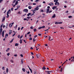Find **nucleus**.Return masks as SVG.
Returning <instances> with one entry per match:
<instances>
[{"label": "nucleus", "mask_w": 74, "mask_h": 74, "mask_svg": "<svg viewBox=\"0 0 74 74\" xmlns=\"http://www.w3.org/2000/svg\"><path fill=\"white\" fill-rule=\"evenodd\" d=\"M28 67H29V69L30 70L31 73H32V69L30 68V67H29V66H28Z\"/></svg>", "instance_id": "20"}, {"label": "nucleus", "mask_w": 74, "mask_h": 74, "mask_svg": "<svg viewBox=\"0 0 74 74\" xmlns=\"http://www.w3.org/2000/svg\"><path fill=\"white\" fill-rule=\"evenodd\" d=\"M32 12L33 13V14H35V12H34V9L33 10V12Z\"/></svg>", "instance_id": "34"}, {"label": "nucleus", "mask_w": 74, "mask_h": 74, "mask_svg": "<svg viewBox=\"0 0 74 74\" xmlns=\"http://www.w3.org/2000/svg\"><path fill=\"white\" fill-rule=\"evenodd\" d=\"M68 18H72V16H68Z\"/></svg>", "instance_id": "35"}, {"label": "nucleus", "mask_w": 74, "mask_h": 74, "mask_svg": "<svg viewBox=\"0 0 74 74\" xmlns=\"http://www.w3.org/2000/svg\"><path fill=\"white\" fill-rule=\"evenodd\" d=\"M33 41L34 42L35 41H36V39H35V38H34L33 39Z\"/></svg>", "instance_id": "25"}, {"label": "nucleus", "mask_w": 74, "mask_h": 74, "mask_svg": "<svg viewBox=\"0 0 74 74\" xmlns=\"http://www.w3.org/2000/svg\"><path fill=\"white\" fill-rule=\"evenodd\" d=\"M7 16H6V18H8L9 17V15H8V12H7Z\"/></svg>", "instance_id": "8"}, {"label": "nucleus", "mask_w": 74, "mask_h": 74, "mask_svg": "<svg viewBox=\"0 0 74 74\" xmlns=\"http://www.w3.org/2000/svg\"><path fill=\"white\" fill-rule=\"evenodd\" d=\"M71 62H74V60L73 59H72L71 60Z\"/></svg>", "instance_id": "42"}, {"label": "nucleus", "mask_w": 74, "mask_h": 74, "mask_svg": "<svg viewBox=\"0 0 74 74\" xmlns=\"http://www.w3.org/2000/svg\"><path fill=\"white\" fill-rule=\"evenodd\" d=\"M28 5H32V3H28Z\"/></svg>", "instance_id": "30"}, {"label": "nucleus", "mask_w": 74, "mask_h": 74, "mask_svg": "<svg viewBox=\"0 0 74 74\" xmlns=\"http://www.w3.org/2000/svg\"><path fill=\"white\" fill-rule=\"evenodd\" d=\"M22 37H23V36H21V37H20V38L21 39V38H22Z\"/></svg>", "instance_id": "58"}, {"label": "nucleus", "mask_w": 74, "mask_h": 74, "mask_svg": "<svg viewBox=\"0 0 74 74\" xmlns=\"http://www.w3.org/2000/svg\"><path fill=\"white\" fill-rule=\"evenodd\" d=\"M19 37H20V35L18 34V38H19Z\"/></svg>", "instance_id": "43"}, {"label": "nucleus", "mask_w": 74, "mask_h": 74, "mask_svg": "<svg viewBox=\"0 0 74 74\" xmlns=\"http://www.w3.org/2000/svg\"><path fill=\"white\" fill-rule=\"evenodd\" d=\"M23 28H24V27H22V28H21V30H22L23 29Z\"/></svg>", "instance_id": "53"}, {"label": "nucleus", "mask_w": 74, "mask_h": 74, "mask_svg": "<svg viewBox=\"0 0 74 74\" xmlns=\"http://www.w3.org/2000/svg\"><path fill=\"white\" fill-rule=\"evenodd\" d=\"M45 26H42V27H39L38 28V29H42L43 28H45Z\"/></svg>", "instance_id": "4"}, {"label": "nucleus", "mask_w": 74, "mask_h": 74, "mask_svg": "<svg viewBox=\"0 0 74 74\" xmlns=\"http://www.w3.org/2000/svg\"><path fill=\"white\" fill-rule=\"evenodd\" d=\"M38 36H41V34H38Z\"/></svg>", "instance_id": "47"}, {"label": "nucleus", "mask_w": 74, "mask_h": 74, "mask_svg": "<svg viewBox=\"0 0 74 74\" xmlns=\"http://www.w3.org/2000/svg\"><path fill=\"white\" fill-rule=\"evenodd\" d=\"M30 29H32L33 28V26H32L31 27H30Z\"/></svg>", "instance_id": "59"}, {"label": "nucleus", "mask_w": 74, "mask_h": 74, "mask_svg": "<svg viewBox=\"0 0 74 74\" xmlns=\"http://www.w3.org/2000/svg\"><path fill=\"white\" fill-rule=\"evenodd\" d=\"M30 32H28L27 34H30Z\"/></svg>", "instance_id": "44"}, {"label": "nucleus", "mask_w": 74, "mask_h": 74, "mask_svg": "<svg viewBox=\"0 0 74 74\" xmlns=\"http://www.w3.org/2000/svg\"><path fill=\"white\" fill-rule=\"evenodd\" d=\"M14 40V38H13V39H12L11 40V41H10V43H12V42H13V41Z\"/></svg>", "instance_id": "11"}, {"label": "nucleus", "mask_w": 74, "mask_h": 74, "mask_svg": "<svg viewBox=\"0 0 74 74\" xmlns=\"http://www.w3.org/2000/svg\"><path fill=\"white\" fill-rule=\"evenodd\" d=\"M62 22H56L55 23V24H62Z\"/></svg>", "instance_id": "2"}, {"label": "nucleus", "mask_w": 74, "mask_h": 74, "mask_svg": "<svg viewBox=\"0 0 74 74\" xmlns=\"http://www.w3.org/2000/svg\"><path fill=\"white\" fill-rule=\"evenodd\" d=\"M3 0H0V3H1L2 1H3Z\"/></svg>", "instance_id": "51"}, {"label": "nucleus", "mask_w": 74, "mask_h": 74, "mask_svg": "<svg viewBox=\"0 0 74 74\" xmlns=\"http://www.w3.org/2000/svg\"><path fill=\"white\" fill-rule=\"evenodd\" d=\"M7 56H9V55H10V53H8L7 54Z\"/></svg>", "instance_id": "57"}, {"label": "nucleus", "mask_w": 74, "mask_h": 74, "mask_svg": "<svg viewBox=\"0 0 74 74\" xmlns=\"http://www.w3.org/2000/svg\"><path fill=\"white\" fill-rule=\"evenodd\" d=\"M17 56V54H15L14 55V56H15V57Z\"/></svg>", "instance_id": "50"}, {"label": "nucleus", "mask_w": 74, "mask_h": 74, "mask_svg": "<svg viewBox=\"0 0 74 74\" xmlns=\"http://www.w3.org/2000/svg\"><path fill=\"white\" fill-rule=\"evenodd\" d=\"M11 9L12 11H13V10H14V8H11Z\"/></svg>", "instance_id": "36"}, {"label": "nucleus", "mask_w": 74, "mask_h": 74, "mask_svg": "<svg viewBox=\"0 0 74 74\" xmlns=\"http://www.w3.org/2000/svg\"><path fill=\"white\" fill-rule=\"evenodd\" d=\"M18 1H16L15 3V5H17V4H18Z\"/></svg>", "instance_id": "33"}, {"label": "nucleus", "mask_w": 74, "mask_h": 74, "mask_svg": "<svg viewBox=\"0 0 74 74\" xmlns=\"http://www.w3.org/2000/svg\"><path fill=\"white\" fill-rule=\"evenodd\" d=\"M12 33V30H10L9 31V34H10V35Z\"/></svg>", "instance_id": "12"}, {"label": "nucleus", "mask_w": 74, "mask_h": 74, "mask_svg": "<svg viewBox=\"0 0 74 74\" xmlns=\"http://www.w3.org/2000/svg\"><path fill=\"white\" fill-rule=\"evenodd\" d=\"M22 70L24 71V72H25V68H23L22 69Z\"/></svg>", "instance_id": "24"}, {"label": "nucleus", "mask_w": 74, "mask_h": 74, "mask_svg": "<svg viewBox=\"0 0 74 74\" xmlns=\"http://www.w3.org/2000/svg\"><path fill=\"white\" fill-rule=\"evenodd\" d=\"M58 1H56V3H55V5H57V3L58 2Z\"/></svg>", "instance_id": "27"}, {"label": "nucleus", "mask_w": 74, "mask_h": 74, "mask_svg": "<svg viewBox=\"0 0 74 74\" xmlns=\"http://www.w3.org/2000/svg\"><path fill=\"white\" fill-rule=\"evenodd\" d=\"M47 74H50V73L49 72H47Z\"/></svg>", "instance_id": "64"}, {"label": "nucleus", "mask_w": 74, "mask_h": 74, "mask_svg": "<svg viewBox=\"0 0 74 74\" xmlns=\"http://www.w3.org/2000/svg\"><path fill=\"white\" fill-rule=\"evenodd\" d=\"M20 7L21 6H20V5H17V8L19 9V8H20Z\"/></svg>", "instance_id": "22"}, {"label": "nucleus", "mask_w": 74, "mask_h": 74, "mask_svg": "<svg viewBox=\"0 0 74 74\" xmlns=\"http://www.w3.org/2000/svg\"><path fill=\"white\" fill-rule=\"evenodd\" d=\"M18 30H20V27H18Z\"/></svg>", "instance_id": "63"}, {"label": "nucleus", "mask_w": 74, "mask_h": 74, "mask_svg": "<svg viewBox=\"0 0 74 74\" xmlns=\"http://www.w3.org/2000/svg\"><path fill=\"white\" fill-rule=\"evenodd\" d=\"M21 56V57H23V55L22 54H21L20 55Z\"/></svg>", "instance_id": "56"}, {"label": "nucleus", "mask_w": 74, "mask_h": 74, "mask_svg": "<svg viewBox=\"0 0 74 74\" xmlns=\"http://www.w3.org/2000/svg\"><path fill=\"white\" fill-rule=\"evenodd\" d=\"M7 12H8V14H10V13H11V10L10 9Z\"/></svg>", "instance_id": "16"}, {"label": "nucleus", "mask_w": 74, "mask_h": 74, "mask_svg": "<svg viewBox=\"0 0 74 74\" xmlns=\"http://www.w3.org/2000/svg\"><path fill=\"white\" fill-rule=\"evenodd\" d=\"M4 31H3V32H2V37H4Z\"/></svg>", "instance_id": "15"}, {"label": "nucleus", "mask_w": 74, "mask_h": 74, "mask_svg": "<svg viewBox=\"0 0 74 74\" xmlns=\"http://www.w3.org/2000/svg\"><path fill=\"white\" fill-rule=\"evenodd\" d=\"M10 61L11 63H14V61H12V60H10Z\"/></svg>", "instance_id": "37"}, {"label": "nucleus", "mask_w": 74, "mask_h": 74, "mask_svg": "<svg viewBox=\"0 0 74 74\" xmlns=\"http://www.w3.org/2000/svg\"><path fill=\"white\" fill-rule=\"evenodd\" d=\"M47 72H49V73H51L52 71H47Z\"/></svg>", "instance_id": "38"}, {"label": "nucleus", "mask_w": 74, "mask_h": 74, "mask_svg": "<svg viewBox=\"0 0 74 74\" xmlns=\"http://www.w3.org/2000/svg\"><path fill=\"white\" fill-rule=\"evenodd\" d=\"M29 40H32V38H30Z\"/></svg>", "instance_id": "45"}, {"label": "nucleus", "mask_w": 74, "mask_h": 74, "mask_svg": "<svg viewBox=\"0 0 74 74\" xmlns=\"http://www.w3.org/2000/svg\"><path fill=\"white\" fill-rule=\"evenodd\" d=\"M3 32V29H2V28H1L0 29V34H1V32Z\"/></svg>", "instance_id": "10"}, {"label": "nucleus", "mask_w": 74, "mask_h": 74, "mask_svg": "<svg viewBox=\"0 0 74 74\" xmlns=\"http://www.w3.org/2000/svg\"><path fill=\"white\" fill-rule=\"evenodd\" d=\"M36 55L37 58H39V57H40L41 55H40V54H36Z\"/></svg>", "instance_id": "3"}, {"label": "nucleus", "mask_w": 74, "mask_h": 74, "mask_svg": "<svg viewBox=\"0 0 74 74\" xmlns=\"http://www.w3.org/2000/svg\"><path fill=\"white\" fill-rule=\"evenodd\" d=\"M6 11H7L6 10H5V11H4V12L3 13L4 14H5L6 12Z\"/></svg>", "instance_id": "46"}, {"label": "nucleus", "mask_w": 74, "mask_h": 74, "mask_svg": "<svg viewBox=\"0 0 74 74\" xmlns=\"http://www.w3.org/2000/svg\"><path fill=\"white\" fill-rule=\"evenodd\" d=\"M18 45H19L18 43H16L15 44V46H18Z\"/></svg>", "instance_id": "28"}, {"label": "nucleus", "mask_w": 74, "mask_h": 74, "mask_svg": "<svg viewBox=\"0 0 74 74\" xmlns=\"http://www.w3.org/2000/svg\"><path fill=\"white\" fill-rule=\"evenodd\" d=\"M31 53L32 54V55H34V53H33V52H31Z\"/></svg>", "instance_id": "55"}, {"label": "nucleus", "mask_w": 74, "mask_h": 74, "mask_svg": "<svg viewBox=\"0 0 74 74\" xmlns=\"http://www.w3.org/2000/svg\"><path fill=\"white\" fill-rule=\"evenodd\" d=\"M37 74V72H36V71H34V74Z\"/></svg>", "instance_id": "60"}, {"label": "nucleus", "mask_w": 74, "mask_h": 74, "mask_svg": "<svg viewBox=\"0 0 74 74\" xmlns=\"http://www.w3.org/2000/svg\"><path fill=\"white\" fill-rule=\"evenodd\" d=\"M8 36V34H6L5 36V38H6Z\"/></svg>", "instance_id": "13"}, {"label": "nucleus", "mask_w": 74, "mask_h": 74, "mask_svg": "<svg viewBox=\"0 0 74 74\" xmlns=\"http://www.w3.org/2000/svg\"><path fill=\"white\" fill-rule=\"evenodd\" d=\"M52 10H50V11H49V13H51V12H52Z\"/></svg>", "instance_id": "54"}, {"label": "nucleus", "mask_w": 74, "mask_h": 74, "mask_svg": "<svg viewBox=\"0 0 74 74\" xmlns=\"http://www.w3.org/2000/svg\"><path fill=\"white\" fill-rule=\"evenodd\" d=\"M23 11L24 12H25L26 13L27 12H28V10L27 9H24Z\"/></svg>", "instance_id": "1"}, {"label": "nucleus", "mask_w": 74, "mask_h": 74, "mask_svg": "<svg viewBox=\"0 0 74 74\" xmlns=\"http://www.w3.org/2000/svg\"><path fill=\"white\" fill-rule=\"evenodd\" d=\"M2 70H5V68L4 67V66H3L2 67Z\"/></svg>", "instance_id": "31"}, {"label": "nucleus", "mask_w": 74, "mask_h": 74, "mask_svg": "<svg viewBox=\"0 0 74 74\" xmlns=\"http://www.w3.org/2000/svg\"><path fill=\"white\" fill-rule=\"evenodd\" d=\"M8 24L7 23L6 25V28H7V27L8 26Z\"/></svg>", "instance_id": "39"}, {"label": "nucleus", "mask_w": 74, "mask_h": 74, "mask_svg": "<svg viewBox=\"0 0 74 74\" xmlns=\"http://www.w3.org/2000/svg\"><path fill=\"white\" fill-rule=\"evenodd\" d=\"M37 37V35H35V36L34 37V38H36V37Z\"/></svg>", "instance_id": "52"}, {"label": "nucleus", "mask_w": 74, "mask_h": 74, "mask_svg": "<svg viewBox=\"0 0 74 74\" xmlns=\"http://www.w3.org/2000/svg\"><path fill=\"white\" fill-rule=\"evenodd\" d=\"M5 16H4L3 17V19L2 20V22H4V21H5Z\"/></svg>", "instance_id": "7"}, {"label": "nucleus", "mask_w": 74, "mask_h": 74, "mask_svg": "<svg viewBox=\"0 0 74 74\" xmlns=\"http://www.w3.org/2000/svg\"><path fill=\"white\" fill-rule=\"evenodd\" d=\"M31 14V13H28L27 14V16H29Z\"/></svg>", "instance_id": "26"}, {"label": "nucleus", "mask_w": 74, "mask_h": 74, "mask_svg": "<svg viewBox=\"0 0 74 74\" xmlns=\"http://www.w3.org/2000/svg\"><path fill=\"white\" fill-rule=\"evenodd\" d=\"M57 5H59V2H58L57 3Z\"/></svg>", "instance_id": "48"}, {"label": "nucleus", "mask_w": 74, "mask_h": 74, "mask_svg": "<svg viewBox=\"0 0 74 74\" xmlns=\"http://www.w3.org/2000/svg\"><path fill=\"white\" fill-rule=\"evenodd\" d=\"M62 68H61V69H60V71H61V72H62Z\"/></svg>", "instance_id": "40"}, {"label": "nucleus", "mask_w": 74, "mask_h": 74, "mask_svg": "<svg viewBox=\"0 0 74 74\" xmlns=\"http://www.w3.org/2000/svg\"><path fill=\"white\" fill-rule=\"evenodd\" d=\"M16 1L15 0H14V1L13 2V3H15V2Z\"/></svg>", "instance_id": "61"}, {"label": "nucleus", "mask_w": 74, "mask_h": 74, "mask_svg": "<svg viewBox=\"0 0 74 74\" xmlns=\"http://www.w3.org/2000/svg\"><path fill=\"white\" fill-rule=\"evenodd\" d=\"M23 20H24V21H26V20H27V18H24L23 19Z\"/></svg>", "instance_id": "49"}, {"label": "nucleus", "mask_w": 74, "mask_h": 74, "mask_svg": "<svg viewBox=\"0 0 74 74\" xmlns=\"http://www.w3.org/2000/svg\"><path fill=\"white\" fill-rule=\"evenodd\" d=\"M8 68H7L6 69V73H8Z\"/></svg>", "instance_id": "23"}, {"label": "nucleus", "mask_w": 74, "mask_h": 74, "mask_svg": "<svg viewBox=\"0 0 74 74\" xmlns=\"http://www.w3.org/2000/svg\"><path fill=\"white\" fill-rule=\"evenodd\" d=\"M49 5H50V6H52V5H53V3H52V2H51L50 3H49Z\"/></svg>", "instance_id": "6"}, {"label": "nucleus", "mask_w": 74, "mask_h": 74, "mask_svg": "<svg viewBox=\"0 0 74 74\" xmlns=\"http://www.w3.org/2000/svg\"><path fill=\"white\" fill-rule=\"evenodd\" d=\"M12 26V24H9V27H11Z\"/></svg>", "instance_id": "18"}, {"label": "nucleus", "mask_w": 74, "mask_h": 74, "mask_svg": "<svg viewBox=\"0 0 74 74\" xmlns=\"http://www.w3.org/2000/svg\"><path fill=\"white\" fill-rule=\"evenodd\" d=\"M32 6H28V8H29V10L32 9Z\"/></svg>", "instance_id": "17"}, {"label": "nucleus", "mask_w": 74, "mask_h": 74, "mask_svg": "<svg viewBox=\"0 0 74 74\" xmlns=\"http://www.w3.org/2000/svg\"><path fill=\"white\" fill-rule=\"evenodd\" d=\"M56 8H57V6H54L52 8V9L53 10H55V9H56Z\"/></svg>", "instance_id": "14"}, {"label": "nucleus", "mask_w": 74, "mask_h": 74, "mask_svg": "<svg viewBox=\"0 0 74 74\" xmlns=\"http://www.w3.org/2000/svg\"><path fill=\"white\" fill-rule=\"evenodd\" d=\"M27 18L28 19H29L30 18H31V17H27Z\"/></svg>", "instance_id": "29"}, {"label": "nucleus", "mask_w": 74, "mask_h": 74, "mask_svg": "<svg viewBox=\"0 0 74 74\" xmlns=\"http://www.w3.org/2000/svg\"><path fill=\"white\" fill-rule=\"evenodd\" d=\"M39 6H37L36 8H35L34 9L36 10V11H38V10H39V8H38Z\"/></svg>", "instance_id": "5"}, {"label": "nucleus", "mask_w": 74, "mask_h": 74, "mask_svg": "<svg viewBox=\"0 0 74 74\" xmlns=\"http://www.w3.org/2000/svg\"><path fill=\"white\" fill-rule=\"evenodd\" d=\"M49 8L47 9V12H46L48 14V13L49 12Z\"/></svg>", "instance_id": "9"}, {"label": "nucleus", "mask_w": 74, "mask_h": 74, "mask_svg": "<svg viewBox=\"0 0 74 74\" xmlns=\"http://www.w3.org/2000/svg\"><path fill=\"white\" fill-rule=\"evenodd\" d=\"M33 5H36V3H33Z\"/></svg>", "instance_id": "62"}, {"label": "nucleus", "mask_w": 74, "mask_h": 74, "mask_svg": "<svg viewBox=\"0 0 74 74\" xmlns=\"http://www.w3.org/2000/svg\"><path fill=\"white\" fill-rule=\"evenodd\" d=\"M42 69L43 70H45V69H46V68L44 66H43Z\"/></svg>", "instance_id": "21"}, {"label": "nucleus", "mask_w": 74, "mask_h": 74, "mask_svg": "<svg viewBox=\"0 0 74 74\" xmlns=\"http://www.w3.org/2000/svg\"><path fill=\"white\" fill-rule=\"evenodd\" d=\"M34 15V13L31 14L30 15L32 16V15Z\"/></svg>", "instance_id": "41"}, {"label": "nucleus", "mask_w": 74, "mask_h": 74, "mask_svg": "<svg viewBox=\"0 0 74 74\" xmlns=\"http://www.w3.org/2000/svg\"><path fill=\"white\" fill-rule=\"evenodd\" d=\"M36 31H37V29H36L35 28L34 29V32H36Z\"/></svg>", "instance_id": "32"}, {"label": "nucleus", "mask_w": 74, "mask_h": 74, "mask_svg": "<svg viewBox=\"0 0 74 74\" xmlns=\"http://www.w3.org/2000/svg\"><path fill=\"white\" fill-rule=\"evenodd\" d=\"M55 17H56V15L54 14V15L52 16V18H55Z\"/></svg>", "instance_id": "19"}]
</instances>
